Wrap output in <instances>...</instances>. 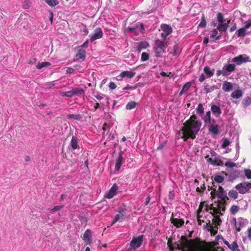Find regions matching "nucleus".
<instances>
[{
    "mask_svg": "<svg viewBox=\"0 0 251 251\" xmlns=\"http://www.w3.org/2000/svg\"><path fill=\"white\" fill-rule=\"evenodd\" d=\"M181 242H175L176 249L181 251H225L221 247H214L211 249L208 248L212 247V242H207L202 241L200 238H196L188 240L185 236H181ZM213 246L214 244L213 243Z\"/></svg>",
    "mask_w": 251,
    "mask_h": 251,
    "instance_id": "nucleus-1",
    "label": "nucleus"
},
{
    "mask_svg": "<svg viewBox=\"0 0 251 251\" xmlns=\"http://www.w3.org/2000/svg\"><path fill=\"white\" fill-rule=\"evenodd\" d=\"M201 125V122L198 119L196 115H191L189 119L184 123L183 126L181 128L183 133L182 138L183 141H186L189 138L195 139Z\"/></svg>",
    "mask_w": 251,
    "mask_h": 251,
    "instance_id": "nucleus-2",
    "label": "nucleus"
},
{
    "mask_svg": "<svg viewBox=\"0 0 251 251\" xmlns=\"http://www.w3.org/2000/svg\"><path fill=\"white\" fill-rule=\"evenodd\" d=\"M167 42L164 40L157 39L155 40L153 47L155 56L156 57L161 56L162 54L165 52Z\"/></svg>",
    "mask_w": 251,
    "mask_h": 251,
    "instance_id": "nucleus-3",
    "label": "nucleus"
},
{
    "mask_svg": "<svg viewBox=\"0 0 251 251\" xmlns=\"http://www.w3.org/2000/svg\"><path fill=\"white\" fill-rule=\"evenodd\" d=\"M235 188L240 194H244L249 191L251 188V183L244 182L237 184Z\"/></svg>",
    "mask_w": 251,
    "mask_h": 251,
    "instance_id": "nucleus-4",
    "label": "nucleus"
},
{
    "mask_svg": "<svg viewBox=\"0 0 251 251\" xmlns=\"http://www.w3.org/2000/svg\"><path fill=\"white\" fill-rule=\"evenodd\" d=\"M161 28L163 32L161 33L162 40L166 41V37L173 31L171 26L167 24H163L161 25Z\"/></svg>",
    "mask_w": 251,
    "mask_h": 251,
    "instance_id": "nucleus-5",
    "label": "nucleus"
},
{
    "mask_svg": "<svg viewBox=\"0 0 251 251\" xmlns=\"http://www.w3.org/2000/svg\"><path fill=\"white\" fill-rule=\"evenodd\" d=\"M103 36V32L100 28H96L94 33L90 35V41L93 42L94 41L100 39Z\"/></svg>",
    "mask_w": 251,
    "mask_h": 251,
    "instance_id": "nucleus-6",
    "label": "nucleus"
},
{
    "mask_svg": "<svg viewBox=\"0 0 251 251\" xmlns=\"http://www.w3.org/2000/svg\"><path fill=\"white\" fill-rule=\"evenodd\" d=\"M143 242V236H139L136 238H134L130 242L131 247L136 249L139 248Z\"/></svg>",
    "mask_w": 251,
    "mask_h": 251,
    "instance_id": "nucleus-7",
    "label": "nucleus"
},
{
    "mask_svg": "<svg viewBox=\"0 0 251 251\" xmlns=\"http://www.w3.org/2000/svg\"><path fill=\"white\" fill-rule=\"evenodd\" d=\"M221 174L226 176H228V180L231 182L233 181L236 177H239L240 175L239 172L237 170L232 171L229 175L224 171H222Z\"/></svg>",
    "mask_w": 251,
    "mask_h": 251,
    "instance_id": "nucleus-8",
    "label": "nucleus"
},
{
    "mask_svg": "<svg viewBox=\"0 0 251 251\" xmlns=\"http://www.w3.org/2000/svg\"><path fill=\"white\" fill-rule=\"evenodd\" d=\"M125 162V159L123 157V153L120 152L116 160L115 171H118L121 165Z\"/></svg>",
    "mask_w": 251,
    "mask_h": 251,
    "instance_id": "nucleus-9",
    "label": "nucleus"
},
{
    "mask_svg": "<svg viewBox=\"0 0 251 251\" xmlns=\"http://www.w3.org/2000/svg\"><path fill=\"white\" fill-rule=\"evenodd\" d=\"M118 190V186L114 184L110 190L105 195V197L107 199H111L116 195Z\"/></svg>",
    "mask_w": 251,
    "mask_h": 251,
    "instance_id": "nucleus-10",
    "label": "nucleus"
},
{
    "mask_svg": "<svg viewBox=\"0 0 251 251\" xmlns=\"http://www.w3.org/2000/svg\"><path fill=\"white\" fill-rule=\"evenodd\" d=\"M232 62L235 63L237 65H240L242 63H246L249 61V57L244 58L242 55H239L237 56L234 57Z\"/></svg>",
    "mask_w": 251,
    "mask_h": 251,
    "instance_id": "nucleus-11",
    "label": "nucleus"
},
{
    "mask_svg": "<svg viewBox=\"0 0 251 251\" xmlns=\"http://www.w3.org/2000/svg\"><path fill=\"white\" fill-rule=\"evenodd\" d=\"M174 214L172 213V217L170 219V221L171 223H172L176 227H180L184 223V220L183 219H178L177 218H174L173 217Z\"/></svg>",
    "mask_w": 251,
    "mask_h": 251,
    "instance_id": "nucleus-12",
    "label": "nucleus"
},
{
    "mask_svg": "<svg viewBox=\"0 0 251 251\" xmlns=\"http://www.w3.org/2000/svg\"><path fill=\"white\" fill-rule=\"evenodd\" d=\"M217 197L221 200V201H219L218 203L221 205L226 204V201L229 200V198L227 196L226 192L223 193L218 194Z\"/></svg>",
    "mask_w": 251,
    "mask_h": 251,
    "instance_id": "nucleus-13",
    "label": "nucleus"
},
{
    "mask_svg": "<svg viewBox=\"0 0 251 251\" xmlns=\"http://www.w3.org/2000/svg\"><path fill=\"white\" fill-rule=\"evenodd\" d=\"M211 110L215 117H218L222 113V110L220 107L216 105L212 104L211 106Z\"/></svg>",
    "mask_w": 251,
    "mask_h": 251,
    "instance_id": "nucleus-14",
    "label": "nucleus"
},
{
    "mask_svg": "<svg viewBox=\"0 0 251 251\" xmlns=\"http://www.w3.org/2000/svg\"><path fill=\"white\" fill-rule=\"evenodd\" d=\"M137 50L138 51H141L143 50L147 49L149 46V44L146 41H142L136 43Z\"/></svg>",
    "mask_w": 251,
    "mask_h": 251,
    "instance_id": "nucleus-15",
    "label": "nucleus"
},
{
    "mask_svg": "<svg viewBox=\"0 0 251 251\" xmlns=\"http://www.w3.org/2000/svg\"><path fill=\"white\" fill-rule=\"evenodd\" d=\"M213 123H215L214 119L212 121ZM209 131L214 135H217L219 133L218 126L217 124H212L209 127Z\"/></svg>",
    "mask_w": 251,
    "mask_h": 251,
    "instance_id": "nucleus-16",
    "label": "nucleus"
},
{
    "mask_svg": "<svg viewBox=\"0 0 251 251\" xmlns=\"http://www.w3.org/2000/svg\"><path fill=\"white\" fill-rule=\"evenodd\" d=\"M206 226H208L209 227L208 230L210 231L211 235H214L217 234L218 229L217 226H215L214 227L213 225L210 224V221H209L208 223H206V225L204 226V227Z\"/></svg>",
    "mask_w": 251,
    "mask_h": 251,
    "instance_id": "nucleus-17",
    "label": "nucleus"
},
{
    "mask_svg": "<svg viewBox=\"0 0 251 251\" xmlns=\"http://www.w3.org/2000/svg\"><path fill=\"white\" fill-rule=\"evenodd\" d=\"M86 56V51L84 50L79 49L75 55L76 60H80L83 61Z\"/></svg>",
    "mask_w": 251,
    "mask_h": 251,
    "instance_id": "nucleus-18",
    "label": "nucleus"
},
{
    "mask_svg": "<svg viewBox=\"0 0 251 251\" xmlns=\"http://www.w3.org/2000/svg\"><path fill=\"white\" fill-rule=\"evenodd\" d=\"M202 119L206 124H211L212 123L211 112L210 111H207L205 114L202 117Z\"/></svg>",
    "mask_w": 251,
    "mask_h": 251,
    "instance_id": "nucleus-19",
    "label": "nucleus"
},
{
    "mask_svg": "<svg viewBox=\"0 0 251 251\" xmlns=\"http://www.w3.org/2000/svg\"><path fill=\"white\" fill-rule=\"evenodd\" d=\"M135 75V72L133 71H123L120 74L121 77H126L129 78L133 77Z\"/></svg>",
    "mask_w": 251,
    "mask_h": 251,
    "instance_id": "nucleus-20",
    "label": "nucleus"
},
{
    "mask_svg": "<svg viewBox=\"0 0 251 251\" xmlns=\"http://www.w3.org/2000/svg\"><path fill=\"white\" fill-rule=\"evenodd\" d=\"M222 89L225 92H229L232 89V83L230 82L224 81L223 83Z\"/></svg>",
    "mask_w": 251,
    "mask_h": 251,
    "instance_id": "nucleus-21",
    "label": "nucleus"
},
{
    "mask_svg": "<svg viewBox=\"0 0 251 251\" xmlns=\"http://www.w3.org/2000/svg\"><path fill=\"white\" fill-rule=\"evenodd\" d=\"M220 205L221 204H220V203H218V208L213 207L212 204L211 205L210 209L213 210V213L211 212V213L213 216L218 215V214H219L220 215H223V214L220 211V208H221Z\"/></svg>",
    "mask_w": 251,
    "mask_h": 251,
    "instance_id": "nucleus-22",
    "label": "nucleus"
},
{
    "mask_svg": "<svg viewBox=\"0 0 251 251\" xmlns=\"http://www.w3.org/2000/svg\"><path fill=\"white\" fill-rule=\"evenodd\" d=\"M83 240L87 241V244L91 242V231L89 229H87L83 234Z\"/></svg>",
    "mask_w": 251,
    "mask_h": 251,
    "instance_id": "nucleus-23",
    "label": "nucleus"
},
{
    "mask_svg": "<svg viewBox=\"0 0 251 251\" xmlns=\"http://www.w3.org/2000/svg\"><path fill=\"white\" fill-rule=\"evenodd\" d=\"M235 65L234 64H226L223 67V70L227 72H233L235 70Z\"/></svg>",
    "mask_w": 251,
    "mask_h": 251,
    "instance_id": "nucleus-24",
    "label": "nucleus"
},
{
    "mask_svg": "<svg viewBox=\"0 0 251 251\" xmlns=\"http://www.w3.org/2000/svg\"><path fill=\"white\" fill-rule=\"evenodd\" d=\"M212 186L210 188L208 186V190H211V192L210 193L211 197L210 198L212 200L215 198L216 196H217V186L214 184V183H212Z\"/></svg>",
    "mask_w": 251,
    "mask_h": 251,
    "instance_id": "nucleus-25",
    "label": "nucleus"
},
{
    "mask_svg": "<svg viewBox=\"0 0 251 251\" xmlns=\"http://www.w3.org/2000/svg\"><path fill=\"white\" fill-rule=\"evenodd\" d=\"M28 16L26 14L21 15L20 17L18 19V22L21 23V24H23V26L25 27V25L28 22Z\"/></svg>",
    "mask_w": 251,
    "mask_h": 251,
    "instance_id": "nucleus-26",
    "label": "nucleus"
},
{
    "mask_svg": "<svg viewBox=\"0 0 251 251\" xmlns=\"http://www.w3.org/2000/svg\"><path fill=\"white\" fill-rule=\"evenodd\" d=\"M243 96V92L240 90L238 89L233 91L231 94V97L233 99H239L242 97Z\"/></svg>",
    "mask_w": 251,
    "mask_h": 251,
    "instance_id": "nucleus-27",
    "label": "nucleus"
},
{
    "mask_svg": "<svg viewBox=\"0 0 251 251\" xmlns=\"http://www.w3.org/2000/svg\"><path fill=\"white\" fill-rule=\"evenodd\" d=\"M211 179L218 183H221L224 180V177L222 176L216 175L211 177Z\"/></svg>",
    "mask_w": 251,
    "mask_h": 251,
    "instance_id": "nucleus-28",
    "label": "nucleus"
},
{
    "mask_svg": "<svg viewBox=\"0 0 251 251\" xmlns=\"http://www.w3.org/2000/svg\"><path fill=\"white\" fill-rule=\"evenodd\" d=\"M70 144L73 150L76 149L78 147L77 138L75 136H73Z\"/></svg>",
    "mask_w": 251,
    "mask_h": 251,
    "instance_id": "nucleus-29",
    "label": "nucleus"
},
{
    "mask_svg": "<svg viewBox=\"0 0 251 251\" xmlns=\"http://www.w3.org/2000/svg\"><path fill=\"white\" fill-rule=\"evenodd\" d=\"M74 93V95L81 96L84 94V90L82 88L78 87L74 88L72 89Z\"/></svg>",
    "mask_w": 251,
    "mask_h": 251,
    "instance_id": "nucleus-30",
    "label": "nucleus"
},
{
    "mask_svg": "<svg viewBox=\"0 0 251 251\" xmlns=\"http://www.w3.org/2000/svg\"><path fill=\"white\" fill-rule=\"evenodd\" d=\"M204 108L202 104L201 103H199L198 107L196 109L197 113L200 114V116H201L204 114Z\"/></svg>",
    "mask_w": 251,
    "mask_h": 251,
    "instance_id": "nucleus-31",
    "label": "nucleus"
},
{
    "mask_svg": "<svg viewBox=\"0 0 251 251\" xmlns=\"http://www.w3.org/2000/svg\"><path fill=\"white\" fill-rule=\"evenodd\" d=\"M205 158L207 159V161L211 164L218 166V158H215L214 159H212L211 158H209L208 155H206Z\"/></svg>",
    "mask_w": 251,
    "mask_h": 251,
    "instance_id": "nucleus-32",
    "label": "nucleus"
},
{
    "mask_svg": "<svg viewBox=\"0 0 251 251\" xmlns=\"http://www.w3.org/2000/svg\"><path fill=\"white\" fill-rule=\"evenodd\" d=\"M137 105V103L134 101H131L127 103L126 105V109L127 110H131L134 108L136 105Z\"/></svg>",
    "mask_w": 251,
    "mask_h": 251,
    "instance_id": "nucleus-33",
    "label": "nucleus"
},
{
    "mask_svg": "<svg viewBox=\"0 0 251 251\" xmlns=\"http://www.w3.org/2000/svg\"><path fill=\"white\" fill-rule=\"evenodd\" d=\"M231 251H241L239 249L238 245L236 240L233 241L231 244L230 248L229 249Z\"/></svg>",
    "mask_w": 251,
    "mask_h": 251,
    "instance_id": "nucleus-34",
    "label": "nucleus"
},
{
    "mask_svg": "<svg viewBox=\"0 0 251 251\" xmlns=\"http://www.w3.org/2000/svg\"><path fill=\"white\" fill-rule=\"evenodd\" d=\"M203 71L204 73L208 76V77H211L214 75L213 71H211L210 68L208 66L204 67Z\"/></svg>",
    "mask_w": 251,
    "mask_h": 251,
    "instance_id": "nucleus-35",
    "label": "nucleus"
},
{
    "mask_svg": "<svg viewBox=\"0 0 251 251\" xmlns=\"http://www.w3.org/2000/svg\"><path fill=\"white\" fill-rule=\"evenodd\" d=\"M124 219V215L118 213L115 216L114 220L113 221V222L112 223L111 225H113L116 222L119 221L120 220H122Z\"/></svg>",
    "mask_w": 251,
    "mask_h": 251,
    "instance_id": "nucleus-36",
    "label": "nucleus"
},
{
    "mask_svg": "<svg viewBox=\"0 0 251 251\" xmlns=\"http://www.w3.org/2000/svg\"><path fill=\"white\" fill-rule=\"evenodd\" d=\"M217 34H218L217 29H214L212 30V33L210 35V38H213L215 37V40H219L220 38V37H221L222 35L220 34L219 35L217 36Z\"/></svg>",
    "mask_w": 251,
    "mask_h": 251,
    "instance_id": "nucleus-37",
    "label": "nucleus"
},
{
    "mask_svg": "<svg viewBox=\"0 0 251 251\" xmlns=\"http://www.w3.org/2000/svg\"><path fill=\"white\" fill-rule=\"evenodd\" d=\"M206 24L207 22L205 15L204 14H202L201 19V21L199 25V27L204 28L206 26Z\"/></svg>",
    "mask_w": 251,
    "mask_h": 251,
    "instance_id": "nucleus-38",
    "label": "nucleus"
},
{
    "mask_svg": "<svg viewBox=\"0 0 251 251\" xmlns=\"http://www.w3.org/2000/svg\"><path fill=\"white\" fill-rule=\"evenodd\" d=\"M228 196L230 198L236 199L238 198V193L234 190H231L228 192Z\"/></svg>",
    "mask_w": 251,
    "mask_h": 251,
    "instance_id": "nucleus-39",
    "label": "nucleus"
},
{
    "mask_svg": "<svg viewBox=\"0 0 251 251\" xmlns=\"http://www.w3.org/2000/svg\"><path fill=\"white\" fill-rule=\"evenodd\" d=\"M246 29L244 27L239 29L237 30V36L238 37H245L246 35Z\"/></svg>",
    "mask_w": 251,
    "mask_h": 251,
    "instance_id": "nucleus-40",
    "label": "nucleus"
},
{
    "mask_svg": "<svg viewBox=\"0 0 251 251\" xmlns=\"http://www.w3.org/2000/svg\"><path fill=\"white\" fill-rule=\"evenodd\" d=\"M44 1L50 6H55L59 4L57 0H44Z\"/></svg>",
    "mask_w": 251,
    "mask_h": 251,
    "instance_id": "nucleus-41",
    "label": "nucleus"
},
{
    "mask_svg": "<svg viewBox=\"0 0 251 251\" xmlns=\"http://www.w3.org/2000/svg\"><path fill=\"white\" fill-rule=\"evenodd\" d=\"M50 63L48 62H38L36 66V68L38 69H41L43 67L50 66Z\"/></svg>",
    "mask_w": 251,
    "mask_h": 251,
    "instance_id": "nucleus-42",
    "label": "nucleus"
},
{
    "mask_svg": "<svg viewBox=\"0 0 251 251\" xmlns=\"http://www.w3.org/2000/svg\"><path fill=\"white\" fill-rule=\"evenodd\" d=\"M239 210V207L238 205H233L230 208V212L231 214L235 215Z\"/></svg>",
    "mask_w": 251,
    "mask_h": 251,
    "instance_id": "nucleus-43",
    "label": "nucleus"
},
{
    "mask_svg": "<svg viewBox=\"0 0 251 251\" xmlns=\"http://www.w3.org/2000/svg\"><path fill=\"white\" fill-rule=\"evenodd\" d=\"M174 56L177 55L180 53L178 50V47L177 44H175L173 48V51L171 52Z\"/></svg>",
    "mask_w": 251,
    "mask_h": 251,
    "instance_id": "nucleus-44",
    "label": "nucleus"
},
{
    "mask_svg": "<svg viewBox=\"0 0 251 251\" xmlns=\"http://www.w3.org/2000/svg\"><path fill=\"white\" fill-rule=\"evenodd\" d=\"M251 103V99L249 97H247L244 99L242 100V103L245 107L248 106Z\"/></svg>",
    "mask_w": 251,
    "mask_h": 251,
    "instance_id": "nucleus-45",
    "label": "nucleus"
},
{
    "mask_svg": "<svg viewBox=\"0 0 251 251\" xmlns=\"http://www.w3.org/2000/svg\"><path fill=\"white\" fill-rule=\"evenodd\" d=\"M213 217H214V218L212 220V222L216 224L217 225H216L217 226L218 225H219V226L222 223V220L220 218L219 215H216Z\"/></svg>",
    "mask_w": 251,
    "mask_h": 251,
    "instance_id": "nucleus-46",
    "label": "nucleus"
},
{
    "mask_svg": "<svg viewBox=\"0 0 251 251\" xmlns=\"http://www.w3.org/2000/svg\"><path fill=\"white\" fill-rule=\"evenodd\" d=\"M61 95L62 97H67L69 98H71L74 96L73 89H72L71 91H67L65 92H62Z\"/></svg>",
    "mask_w": 251,
    "mask_h": 251,
    "instance_id": "nucleus-47",
    "label": "nucleus"
},
{
    "mask_svg": "<svg viewBox=\"0 0 251 251\" xmlns=\"http://www.w3.org/2000/svg\"><path fill=\"white\" fill-rule=\"evenodd\" d=\"M67 117L69 118H72L75 120H79L82 118V116L80 114H69Z\"/></svg>",
    "mask_w": 251,
    "mask_h": 251,
    "instance_id": "nucleus-48",
    "label": "nucleus"
},
{
    "mask_svg": "<svg viewBox=\"0 0 251 251\" xmlns=\"http://www.w3.org/2000/svg\"><path fill=\"white\" fill-rule=\"evenodd\" d=\"M149 59V54L146 52H143L141 54V60L143 62L146 61Z\"/></svg>",
    "mask_w": 251,
    "mask_h": 251,
    "instance_id": "nucleus-49",
    "label": "nucleus"
},
{
    "mask_svg": "<svg viewBox=\"0 0 251 251\" xmlns=\"http://www.w3.org/2000/svg\"><path fill=\"white\" fill-rule=\"evenodd\" d=\"M222 141H223V143L222 145V148L225 149L227 146H228L229 145L230 142L227 138H223Z\"/></svg>",
    "mask_w": 251,
    "mask_h": 251,
    "instance_id": "nucleus-50",
    "label": "nucleus"
},
{
    "mask_svg": "<svg viewBox=\"0 0 251 251\" xmlns=\"http://www.w3.org/2000/svg\"><path fill=\"white\" fill-rule=\"evenodd\" d=\"M214 89V87L213 86L209 87V86L208 85H206L204 86V90L205 91V92L206 94H207V93L212 92L213 91Z\"/></svg>",
    "mask_w": 251,
    "mask_h": 251,
    "instance_id": "nucleus-51",
    "label": "nucleus"
},
{
    "mask_svg": "<svg viewBox=\"0 0 251 251\" xmlns=\"http://www.w3.org/2000/svg\"><path fill=\"white\" fill-rule=\"evenodd\" d=\"M217 21L220 23H223L224 22V17L223 14L222 13L219 12L217 13Z\"/></svg>",
    "mask_w": 251,
    "mask_h": 251,
    "instance_id": "nucleus-52",
    "label": "nucleus"
},
{
    "mask_svg": "<svg viewBox=\"0 0 251 251\" xmlns=\"http://www.w3.org/2000/svg\"><path fill=\"white\" fill-rule=\"evenodd\" d=\"M217 29L221 32H226L227 28L223 25V23H220L217 26Z\"/></svg>",
    "mask_w": 251,
    "mask_h": 251,
    "instance_id": "nucleus-53",
    "label": "nucleus"
},
{
    "mask_svg": "<svg viewBox=\"0 0 251 251\" xmlns=\"http://www.w3.org/2000/svg\"><path fill=\"white\" fill-rule=\"evenodd\" d=\"M191 84V82H190L186 83L182 87V91H184L185 92H187L190 88Z\"/></svg>",
    "mask_w": 251,
    "mask_h": 251,
    "instance_id": "nucleus-54",
    "label": "nucleus"
},
{
    "mask_svg": "<svg viewBox=\"0 0 251 251\" xmlns=\"http://www.w3.org/2000/svg\"><path fill=\"white\" fill-rule=\"evenodd\" d=\"M225 165L228 168H232L236 166V164L231 161H227L225 164Z\"/></svg>",
    "mask_w": 251,
    "mask_h": 251,
    "instance_id": "nucleus-55",
    "label": "nucleus"
},
{
    "mask_svg": "<svg viewBox=\"0 0 251 251\" xmlns=\"http://www.w3.org/2000/svg\"><path fill=\"white\" fill-rule=\"evenodd\" d=\"M63 207V205H57L55 206L50 210L51 212L57 211Z\"/></svg>",
    "mask_w": 251,
    "mask_h": 251,
    "instance_id": "nucleus-56",
    "label": "nucleus"
},
{
    "mask_svg": "<svg viewBox=\"0 0 251 251\" xmlns=\"http://www.w3.org/2000/svg\"><path fill=\"white\" fill-rule=\"evenodd\" d=\"M245 175L248 179L251 178V170L249 169L245 170Z\"/></svg>",
    "mask_w": 251,
    "mask_h": 251,
    "instance_id": "nucleus-57",
    "label": "nucleus"
},
{
    "mask_svg": "<svg viewBox=\"0 0 251 251\" xmlns=\"http://www.w3.org/2000/svg\"><path fill=\"white\" fill-rule=\"evenodd\" d=\"M221 75H222L224 76H226L227 75V74L226 72V71H225L223 69L222 72L220 70H217L216 72V75L218 76H219Z\"/></svg>",
    "mask_w": 251,
    "mask_h": 251,
    "instance_id": "nucleus-58",
    "label": "nucleus"
},
{
    "mask_svg": "<svg viewBox=\"0 0 251 251\" xmlns=\"http://www.w3.org/2000/svg\"><path fill=\"white\" fill-rule=\"evenodd\" d=\"M54 84L52 82H49L45 84V86L47 89H50L54 86Z\"/></svg>",
    "mask_w": 251,
    "mask_h": 251,
    "instance_id": "nucleus-59",
    "label": "nucleus"
},
{
    "mask_svg": "<svg viewBox=\"0 0 251 251\" xmlns=\"http://www.w3.org/2000/svg\"><path fill=\"white\" fill-rule=\"evenodd\" d=\"M117 87L116 84L113 82H110L109 84V87L110 89L114 90Z\"/></svg>",
    "mask_w": 251,
    "mask_h": 251,
    "instance_id": "nucleus-60",
    "label": "nucleus"
},
{
    "mask_svg": "<svg viewBox=\"0 0 251 251\" xmlns=\"http://www.w3.org/2000/svg\"><path fill=\"white\" fill-rule=\"evenodd\" d=\"M30 6L28 0H25L23 3V7L25 9L28 8Z\"/></svg>",
    "mask_w": 251,
    "mask_h": 251,
    "instance_id": "nucleus-61",
    "label": "nucleus"
},
{
    "mask_svg": "<svg viewBox=\"0 0 251 251\" xmlns=\"http://www.w3.org/2000/svg\"><path fill=\"white\" fill-rule=\"evenodd\" d=\"M137 87L136 86H134V87H132V86H130V85L129 84H127L126 86L123 89V90H134Z\"/></svg>",
    "mask_w": 251,
    "mask_h": 251,
    "instance_id": "nucleus-62",
    "label": "nucleus"
},
{
    "mask_svg": "<svg viewBox=\"0 0 251 251\" xmlns=\"http://www.w3.org/2000/svg\"><path fill=\"white\" fill-rule=\"evenodd\" d=\"M225 192L224 188L222 186H219L218 189L217 190V195L219 194L223 193Z\"/></svg>",
    "mask_w": 251,
    "mask_h": 251,
    "instance_id": "nucleus-63",
    "label": "nucleus"
},
{
    "mask_svg": "<svg viewBox=\"0 0 251 251\" xmlns=\"http://www.w3.org/2000/svg\"><path fill=\"white\" fill-rule=\"evenodd\" d=\"M251 26V20H249L247 22L246 24L244 26V28L246 29Z\"/></svg>",
    "mask_w": 251,
    "mask_h": 251,
    "instance_id": "nucleus-64",
    "label": "nucleus"
}]
</instances>
